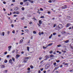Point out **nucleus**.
<instances>
[{"label": "nucleus", "mask_w": 73, "mask_h": 73, "mask_svg": "<svg viewBox=\"0 0 73 73\" xmlns=\"http://www.w3.org/2000/svg\"><path fill=\"white\" fill-rule=\"evenodd\" d=\"M62 27V24H60L58 25V27H56V30H60V29H61Z\"/></svg>", "instance_id": "f257e3e1"}, {"label": "nucleus", "mask_w": 73, "mask_h": 73, "mask_svg": "<svg viewBox=\"0 0 73 73\" xmlns=\"http://www.w3.org/2000/svg\"><path fill=\"white\" fill-rule=\"evenodd\" d=\"M27 60H28L27 57L25 58V60L23 61V62L24 63H25L26 62H27Z\"/></svg>", "instance_id": "f03ea898"}, {"label": "nucleus", "mask_w": 73, "mask_h": 73, "mask_svg": "<svg viewBox=\"0 0 73 73\" xmlns=\"http://www.w3.org/2000/svg\"><path fill=\"white\" fill-rule=\"evenodd\" d=\"M28 54H30L32 53V52H29V47H28Z\"/></svg>", "instance_id": "7ed1b4c3"}, {"label": "nucleus", "mask_w": 73, "mask_h": 73, "mask_svg": "<svg viewBox=\"0 0 73 73\" xmlns=\"http://www.w3.org/2000/svg\"><path fill=\"white\" fill-rule=\"evenodd\" d=\"M20 56V55L19 54H17L16 55V58H17V59H18V58Z\"/></svg>", "instance_id": "20e7f679"}, {"label": "nucleus", "mask_w": 73, "mask_h": 73, "mask_svg": "<svg viewBox=\"0 0 73 73\" xmlns=\"http://www.w3.org/2000/svg\"><path fill=\"white\" fill-rule=\"evenodd\" d=\"M31 3H33V1L31 0H28Z\"/></svg>", "instance_id": "39448f33"}, {"label": "nucleus", "mask_w": 73, "mask_h": 73, "mask_svg": "<svg viewBox=\"0 0 73 73\" xmlns=\"http://www.w3.org/2000/svg\"><path fill=\"white\" fill-rule=\"evenodd\" d=\"M45 57H46V59L45 60H48V58H49V56H47V55L46 56H45Z\"/></svg>", "instance_id": "423d86ee"}, {"label": "nucleus", "mask_w": 73, "mask_h": 73, "mask_svg": "<svg viewBox=\"0 0 73 73\" xmlns=\"http://www.w3.org/2000/svg\"><path fill=\"white\" fill-rule=\"evenodd\" d=\"M18 9H19V8L18 7H15L14 9V10H15V11H17Z\"/></svg>", "instance_id": "0eeeda50"}, {"label": "nucleus", "mask_w": 73, "mask_h": 73, "mask_svg": "<svg viewBox=\"0 0 73 73\" xmlns=\"http://www.w3.org/2000/svg\"><path fill=\"white\" fill-rule=\"evenodd\" d=\"M31 70V68H28V70H29V71H28V73H30V70Z\"/></svg>", "instance_id": "6e6552de"}, {"label": "nucleus", "mask_w": 73, "mask_h": 73, "mask_svg": "<svg viewBox=\"0 0 73 73\" xmlns=\"http://www.w3.org/2000/svg\"><path fill=\"white\" fill-rule=\"evenodd\" d=\"M1 68H5V66L4 65H1Z\"/></svg>", "instance_id": "1a4fd4ad"}, {"label": "nucleus", "mask_w": 73, "mask_h": 73, "mask_svg": "<svg viewBox=\"0 0 73 73\" xmlns=\"http://www.w3.org/2000/svg\"><path fill=\"white\" fill-rule=\"evenodd\" d=\"M42 24V22H41V20H39V25H41Z\"/></svg>", "instance_id": "9d476101"}, {"label": "nucleus", "mask_w": 73, "mask_h": 73, "mask_svg": "<svg viewBox=\"0 0 73 73\" xmlns=\"http://www.w3.org/2000/svg\"><path fill=\"white\" fill-rule=\"evenodd\" d=\"M50 57H54V55L51 54L50 55Z\"/></svg>", "instance_id": "9b49d317"}, {"label": "nucleus", "mask_w": 73, "mask_h": 73, "mask_svg": "<svg viewBox=\"0 0 73 73\" xmlns=\"http://www.w3.org/2000/svg\"><path fill=\"white\" fill-rule=\"evenodd\" d=\"M59 68V67H55V68H54V70H56V69H58V68Z\"/></svg>", "instance_id": "f8f14e48"}, {"label": "nucleus", "mask_w": 73, "mask_h": 73, "mask_svg": "<svg viewBox=\"0 0 73 73\" xmlns=\"http://www.w3.org/2000/svg\"><path fill=\"white\" fill-rule=\"evenodd\" d=\"M2 34V36H4V35H5V33H4V32H3Z\"/></svg>", "instance_id": "ddd939ff"}, {"label": "nucleus", "mask_w": 73, "mask_h": 73, "mask_svg": "<svg viewBox=\"0 0 73 73\" xmlns=\"http://www.w3.org/2000/svg\"><path fill=\"white\" fill-rule=\"evenodd\" d=\"M30 40H29V41L28 42V43L29 44H28V45H31V44H29L30 43Z\"/></svg>", "instance_id": "4468645a"}, {"label": "nucleus", "mask_w": 73, "mask_h": 73, "mask_svg": "<svg viewBox=\"0 0 73 73\" xmlns=\"http://www.w3.org/2000/svg\"><path fill=\"white\" fill-rule=\"evenodd\" d=\"M16 13L17 15H19V14H20V12L19 11H16Z\"/></svg>", "instance_id": "2eb2a0df"}, {"label": "nucleus", "mask_w": 73, "mask_h": 73, "mask_svg": "<svg viewBox=\"0 0 73 73\" xmlns=\"http://www.w3.org/2000/svg\"><path fill=\"white\" fill-rule=\"evenodd\" d=\"M7 72H8V70H5L4 71V73H7Z\"/></svg>", "instance_id": "dca6fc26"}, {"label": "nucleus", "mask_w": 73, "mask_h": 73, "mask_svg": "<svg viewBox=\"0 0 73 73\" xmlns=\"http://www.w3.org/2000/svg\"><path fill=\"white\" fill-rule=\"evenodd\" d=\"M52 44H53L52 43H50L48 45V46H51V45H52Z\"/></svg>", "instance_id": "f3484780"}, {"label": "nucleus", "mask_w": 73, "mask_h": 73, "mask_svg": "<svg viewBox=\"0 0 73 73\" xmlns=\"http://www.w3.org/2000/svg\"><path fill=\"white\" fill-rule=\"evenodd\" d=\"M56 52L57 53H59L60 54H61V52L58 51H57Z\"/></svg>", "instance_id": "a211bd4d"}, {"label": "nucleus", "mask_w": 73, "mask_h": 73, "mask_svg": "<svg viewBox=\"0 0 73 73\" xmlns=\"http://www.w3.org/2000/svg\"><path fill=\"white\" fill-rule=\"evenodd\" d=\"M23 42V40L22 39H21L20 40V42H21V43L22 42Z\"/></svg>", "instance_id": "6ab92c4d"}, {"label": "nucleus", "mask_w": 73, "mask_h": 73, "mask_svg": "<svg viewBox=\"0 0 73 73\" xmlns=\"http://www.w3.org/2000/svg\"><path fill=\"white\" fill-rule=\"evenodd\" d=\"M64 9H66V8H67V5H65L64 6Z\"/></svg>", "instance_id": "aec40b11"}, {"label": "nucleus", "mask_w": 73, "mask_h": 73, "mask_svg": "<svg viewBox=\"0 0 73 73\" xmlns=\"http://www.w3.org/2000/svg\"><path fill=\"white\" fill-rule=\"evenodd\" d=\"M12 48V46H9L8 47V48L9 49H10Z\"/></svg>", "instance_id": "412c9836"}, {"label": "nucleus", "mask_w": 73, "mask_h": 73, "mask_svg": "<svg viewBox=\"0 0 73 73\" xmlns=\"http://www.w3.org/2000/svg\"><path fill=\"white\" fill-rule=\"evenodd\" d=\"M30 68H31V69H33V66H32V65H31L30 66Z\"/></svg>", "instance_id": "4be33fe9"}, {"label": "nucleus", "mask_w": 73, "mask_h": 73, "mask_svg": "<svg viewBox=\"0 0 73 73\" xmlns=\"http://www.w3.org/2000/svg\"><path fill=\"white\" fill-rule=\"evenodd\" d=\"M21 9L22 11H24L25 9L24 8V7H23L21 8Z\"/></svg>", "instance_id": "5701e85b"}, {"label": "nucleus", "mask_w": 73, "mask_h": 73, "mask_svg": "<svg viewBox=\"0 0 73 73\" xmlns=\"http://www.w3.org/2000/svg\"><path fill=\"white\" fill-rule=\"evenodd\" d=\"M67 19H70V17L69 16H67Z\"/></svg>", "instance_id": "b1692460"}, {"label": "nucleus", "mask_w": 73, "mask_h": 73, "mask_svg": "<svg viewBox=\"0 0 73 73\" xmlns=\"http://www.w3.org/2000/svg\"><path fill=\"white\" fill-rule=\"evenodd\" d=\"M57 46H58V47H61V45L59 44Z\"/></svg>", "instance_id": "393cba45"}, {"label": "nucleus", "mask_w": 73, "mask_h": 73, "mask_svg": "<svg viewBox=\"0 0 73 73\" xmlns=\"http://www.w3.org/2000/svg\"><path fill=\"white\" fill-rule=\"evenodd\" d=\"M4 62H5V63H7L8 62V60H5Z\"/></svg>", "instance_id": "a878e982"}, {"label": "nucleus", "mask_w": 73, "mask_h": 73, "mask_svg": "<svg viewBox=\"0 0 73 73\" xmlns=\"http://www.w3.org/2000/svg\"><path fill=\"white\" fill-rule=\"evenodd\" d=\"M52 34H51V35L50 36H49V38H52Z\"/></svg>", "instance_id": "bb28decb"}, {"label": "nucleus", "mask_w": 73, "mask_h": 73, "mask_svg": "<svg viewBox=\"0 0 73 73\" xmlns=\"http://www.w3.org/2000/svg\"><path fill=\"white\" fill-rule=\"evenodd\" d=\"M69 24H67V25L66 26V27H69Z\"/></svg>", "instance_id": "cd10ccee"}, {"label": "nucleus", "mask_w": 73, "mask_h": 73, "mask_svg": "<svg viewBox=\"0 0 73 73\" xmlns=\"http://www.w3.org/2000/svg\"><path fill=\"white\" fill-rule=\"evenodd\" d=\"M47 48V47H44V46H43V49H46Z\"/></svg>", "instance_id": "c85d7f7f"}, {"label": "nucleus", "mask_w": 73, "mask_h": 73, "mask_svg": "<svg viewBox=\"0 0 73 73\" xmlns=\"http://www.w3.org/2000/svg\"><path fill=\"white\" fill-rule=\"evenodd\" d=\"M69 41V40H66V41H65V42H66V43H68V42Z\"/></svg>", "instance_id": "c756f323"}, {"label": "nucleus", "mask_w": 73, "mask_h": 73, "mask_svg": "<svg viewBox=\"0 0 73 73\" xmlns=\"http://www.w3.org/2000/svg\"><path fill=\"white\" fill-rule=\"evenodd\" d=\"M69 72H73V71L72 70H69Z\"/></svg>", "instance_id": "7c9ffc66"}, {"label": "nucleus", "mask_w": 73, "mask_h": 73, "mask_svg": "<svg viewBox=\"0 0 73 73\" xmlns=\"http://www.w3.org/2000/svg\"><path fill=\"white\" fill-rule=\"evenodd\" d=\"M33 33L34 34H36V32L35 31H33Z\"/></svg>", "instance_id": "2f4dec72"}, {"label": "nucleus", "mask_w": 73, "mask_h": 73, "mask_svg": "<svg viewBox=\"0 0 73 73\" xmlns=\"http://www.w3.org/2000/svg\"><path fill=\"white\" fill-rule=\"evenodd\" d=\"M12 60H13V61H15V59L14 58H12Z\"/></svg>", "instance_id": "473e14b6"}, {"label": "nucleus", "mask_w": 73, "mask_h": 73, "mask_svg": "<svg viewBox=\"0 0 73 73\" xmlns=\"http://www.w3.org/2000/svg\"><path fill=\"white\" fill-rule=\"evenodd\" d=\"M56 62H60V60H56Z\"/></svg>", "instance_id": "72a5a7b5"}, {"label": "nucleus", "mask_w": 73, "mask_h": 73, "mask_svg": "<svg viewBox=\"0 0 73 73\" xmlns=\"http://www.w3.org/2000/svg\"><path fill=\"white\" fill-rule=\"evenodd\" d=\"M56 24H54V26H53V27L54 28V27H56Z\"/></svg>", "instance_id": "f704fd0d"}, {"label": "nucleus", "mask_w": 73, "mask_h": 73, "mask_svg": "<svg viewBox=\"0 0 73 73\" xmlns=\"http://www.w3.org/2000/svg\"><path fill=\"white\" fill-rule=\"evenodd\" d=\"M27 1H28V0H24L23 1V2L24 3H25V2Z\"/></svg>", "instance_id": "c9c22d12"}, {"label": "nucleus", "mask_w": 73, "mask_h": 73, "mask_svg": "<svg viewBox=\"0 0 73 73\" xmlns=\"http://www.w3.org/2000/svg\"><path fill=\"white\" fill-rule=\"evenodd\" d=\"M40 18H42V19H43L44 18V16H42L40 17Z\"/></svg>", "instance_id": "e433bc0d"}, {"label": "nucleus", "mask_w": 73, "mask_h": 73, "mask_svg": "<svg viewBox=\"0 0 73 73\" xmlns=\"http://www.w3.org/2000/svg\"><path fill=\"white\" fill-rule=\"evenodd\" d=\"M12 62V60L11 59H10L9 60V62Z\"/></svg>", "instance_id": "4c0bfd02"}, {"label": "nucleus", "mask_w": 73, "mask_h": 73, "mask_svg": "<svg viewBox=\"0 0 73 73\" xmlns=\"http://www.w3.org/2000/svg\"><path fill=\"white\" fill-rule=\"evenodd\" d=\"M20 4L21 5H23V2H21L20 3Z\"/></svg>", "instance_id": "58836bf2"}, {"label": "nucleus", "mask_w": 73, "mask_h": 73, "mask_svg": "<svg viewBox=\"0 0 73 73\" xmlns=\"http://www.w3.org/2000/svg\"><path fill=\"white\" fill-rule=\"evenodd\" d=\"M56 62H54L53 63L54 65H56Z\"/></svg>", "instance_id": "ea45409f"}, {"label": "nucleus", "mask_w": 73, "mask_h": 73, "mask_svg": "<svg viewBox=\"0 0 73 73\" xmlns=\"http://www.w3.org/2000/svg\"><path fill=\"white\" fill-rule=\"evenodd\" d=\"M40 11H43V9H42V8H40Z\"/></svg>", "instance_id": "a19ab883"}, {"label": "nucleus", "mask_w": 73, "mask_h": 73, "mask_svg": "<svg viewBox=\"0 0 73 73\" xmlns=\"http://www.w3.org/2000/svg\"><path fill=\"white\" fill-rule=\"evenodd\" d=\"M22 20H23L24 19V17H23L21 19Z\"/></svg>", "instance_id": "79ce46f5"}, {"label": "nucleus", "mask_w": 73, "mask_h": 73, "mask_svg": "<svg viewBox=\"0 0 73 73\" xmlns=\"http://www.w3.org/2000/svg\"><path fill=\"white\" fill-rule=\"evenodd\" d=\"M56 35V33H53V35Z\"/></svg>", "instance_id": "37998d69"}, {"label": "nucleus", "mask_w": 73, "mask_h": 73, "mask_svg": "<svg viewBox=\"0 0 73 73\" xmlns=\"http://www.w3.org/2000/svg\"><path fill=\"white\" fill-rule=\"evenodd\" d=\"M7 54V52H5L4 53V54Z\"/></svg>", "instance_id": "c03bdc74"}, {"label": "nucleus", "mask_w": 73, "mask_h": 73, "mask_svg": "<svg viewBox=\"0 0 73 73\" xmlns=\"http://www.w3.org/2000/svg\"><path fill=\"white\" fill-rule=\"evenodd\" d=\"M11 25L12 27V28H13V27H14V26L13 25V24H12Z\"/></svg>", "instance_id": "a18cd8bd"}, {"label": "nucleus", "mask_w": 73, "mask_h": 73, "mask_svg": "<svg viewBox=\"0 0 73 73\" xmlns=\"http://www.w3.org/2000/svg\"><path fill=\"white\" fill-rule=\"evenodd\" d=\"M43 69H43V68L40 69V70H41V71H42V70H43Z\"/></svg>", "instance_id": "49530a36"}, {"label": "nucleus", "mask_w": 73, "mask_h": 73, "mask_svg": "<svg viewBox=\"0 0 73 73\" xmlns=\"http://www.w3.org/2000/svg\"><path fill=\"white\" fill-rule=\"evenodd\" d=\"M7 58H9V55H7Z\"/></svg>", "instance_id": "de8ad7c7"}, {"label": "nucleus", "mask_w": 73, "mask_h": 73, "mask_svg": "<svg viewBox=\"0 0 73 73\" xmlns=\"http://www.w3.org/2000/svg\"><path fill=\"white\" fill-rule=\"evenodd\" d=\"M41 33H39V36H41Z\"/></svg>", "instance_id": "09e8293b"}, {"label": "nucleus", "mask_w": 73, "mask_h": 73, "mask_svg": "<svg viewBox=\"0 0 73 73\" xmlns=\"http://www.w3.org/2000/svg\"><path fill=\"white\" fill-rule=\"evenodd\" d=\"M48 2H49V3H52V1H51L50 0Z\"/></svg>", "instance_id": "8fccbe9b"}, {"label": "nucleus", "mask_w": 73, "mask_h": 73, "mask_svg": "<svg viewBox=\"0 0 73 73\" xmlns=\"http://www.w3.org/2000/svg\"><path fill=\"white\" fill-rule=\"evenodd\" d=\"M16 16H17V15H14V17H16Z\"/></svg>", "instance_id": "3c124183"}, {"label": "nucleus", "mask_w": 73, "mask_h": 73, "mask_svg": "<svg viewBox=\"0 0 73 73\" xmlns=\"http://www.w3.org/2000/svg\"><path fill=\"white\" fill-rule=\"evenodd\" d=\"M15 30H13L12 31V33H15Z\"/></svg>", "instance_id": "603ef678"}, {"label": "nucleus", "mask_w": 73, "mask_h": 73, "mask_svg": "<svg viewBox=\"0 0 73 73\" xmlns=\"http://www.w3.org/2000/svg\"><path fill=\"white\" fill-rule=\"evenodd\" d=\"M25 32H28V30L27 29H26L25 30Z\"/></svg>", "instance_id": "864d4df0"}, {"label": "nucleus", "mask_w": 73, "mask_h": 73, "mask_svg": "<svg viewBox=\"0 0 73 73\" xmlns=\"http://www.w3.org/2000/svg\"><path fill=\"white\" fill-rule=\"evenodd\" d=\"M3 3L4 4H6V2H5V1H3Z\"/></svg>", "instance_id": "5fc2aeb1"}, {"label": "nucleus", "mask_w": 73, "mask_h": 73, "mask_svg": "<svg viewBox=\"0 0 73 73\" xmlns=\"http://www.w3.org/2000/svg\"><path fill=\"white\" fill-rule=\"evenodd\" d=\"M48 14H50V11H48Z\"/></svg>", "instance_id": "6e6d98bb"}, {"label": "nucleus", "mask_w": 73, "mask_h": 73, "mask_svg": "<svg viewBox=\"0 0 73 73\" xmlns=\"http://www.w3.org/2000/svg\"><path fill=\"white\" fill-rule=\"evenodd\" d=\"M62 52L65 53V52H66V51H64V50H62Z\"/></svg>", "instance_id": "4d7b16f0"}, {"label": "nucleus", "mask_w": 73, "mask_h": 73, "mask_svg": "<svg viewBox=\"0 0 73 73\" xmlns=\"http://www.w3.org/2000/svg\"><path fill=\"white\" fill-rule=\"evenodd\" d=\"M29 24H32V22H29Z\"/></svg>", "instance_id": "13d9d810"}, {"label": "nucleus", "mask_w": 73, "mask_h": 73, "mask_svg": "<svg viewBox=\"0 0 73 73\" xmlns=\"http://www.w3.org/2000/svg\"><path fill=\"white\" fill-rule=\"evenodd\" d=\"M38 73H41V71H40V70H39L38 71Z\"/></svg>", "instance_id": "bf43d9fd"}, {"label": "nucleus", "mask_w": 73, "mask_h": 73, "mask_svg": "<svg viewBox=\"0 0 73 73\" xmlns=\"http://www.w3.org/2000/svg\"><path fill=\"white\" fill-rule=\"evenodd\" d=\"M9 62V63L11 64H13V62Z\"/></svg>", "instance_id": "052dcab7"}, {"label": "nucleus", "mask_w": 73, "mask_h": 73, "mask_svg": "<svg viewBox=\"0 0 73 73\" xmlns=\"http://www.w3.org/2000/svg\"><path fill=\"white\" fill-rule=\"evenodd\" d=\"M15 50H13V51H12V53H14V52H15Z\"/></svg>", "instance_id": "680f3d73"}, {"label": "nucleus", "mask_w": 73, "mask_h": 73, "mask_svg": "<svg viewBox=\"0 0 73 73\" xmlns=\"http://www.w3.org/2000/svg\"><path fill=\"white\" fill-rule=\"evenodd\" d=\"M21 54H24V52L23 51H22L21 52Z\"/></svg>", "instance_id": "e2e57ef3"}, {"label": "nucleus", "mask_w": 73, "mask_h": 73, "mask_svg": "<svg viewBox=\"0 0 73 73\" xmlns=\"http://www.w3.org/2000/svg\"><path fill=\"white\" fill-rule=\"evenodd\" d=\"M7 35H9V31L7 32Z\"/></svg>", "instance_id": "0e129e2a"}, {"label": "nucleus", "mask_w": 73, "mask_h": 73, "mask_svg": "<svg viewBox=\"0 0 73 73\" xmlns=\"http://www.w3.org/2000/svg\"><path fill=\"white\" fill-rule=\"evenodd\" d=\"M62 9H64V6L62 7Z\"/></svg>", "instance_id": "69168bd1"}, {"label": "nucleus", "mask_w": 73, "mask_h": 73, "mask_svg": "<svg viewBox=\"0 0 73 73\" xmlns=\"http://www.w3.org/2000/svg\"><path fill=\"white\" fill-rule=\"evenodd\" d=\"M3 10L4 11H6V10L4 8L3 9Z\"/></svg>", "instance_id": "338daca9"}, {"label": "nucleus", "mask_w": 73, "mask_h": 73, "mask_svg": "<svg viewBox=\"0 0 73 73\" xmlns=\"http://www.w3.org/2000/svg\"><path fill=\"white\" fill-rule=\"evenodd\" d=\"M13 2H15V0H12Z\"/></svg>", "instance_id": "774afa93"}]
</instances>
